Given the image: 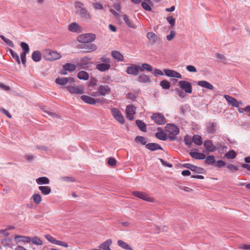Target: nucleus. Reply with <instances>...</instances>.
Here are the masks:
<instances>
[{
  "mask_svg": "<svg viewBox=\"0 0 250 250\" xmlns=\"http://www.w3.org/2000/svg\"><path fill=\"white\" fill-rule=\"evenodd\" d=\"M205 163L207 165H210L214 166L215 163V157L213 155H209L207 157L206 156Z\"/></svg>",
  "mask_w": 250,
  "mask_h": 250,
  "instance_id": "obj_37",
  "label": "nucleus"
},
{
  "mask_svg": "<svg viewBox=\"0 0 250 250\" xmlns=\"http://www.w3.org/2000/svg\"><path fill=\"white\" fill-rule=\"evenodd\" d=\"M146 148L148 150L154 151L157 150H163L161 146L157 143H149L146 145Z\"/></svg>",
  "mask_w": 250,
  "mask_h": 250,
  "instance_id": "obj_18",
  "label": "nucleus"
},
{
  "mask_svg": "<svg viewBox=\"0 0 250 250\" xmlns=\"http://www.w3.org/2000/svg\"><path fill=\"white\" fill-rule=\"evenodd\" d=\"M117 243L119 246H120V247L125 250H133L132 248L130 246H129L128 244L121 240H118Z\"/></svg>",
  "mask_w": 250,
  "mask_h": 250,
  "instance_id": "obj_38",
  "label": "nucleus"
},
{
  "mask_svg": "<svg viewBox=\"0 0 250 250\" xmlns=\"http://www.w3.org/2000/svg\"><path fill=\"white\" fill-rule=\"evenodd\" d=\"M1 243L3 247H9L12 241L11 238H4L0 240Z\"/></svg>",
  "mask_w": 250,
  "mask_h": 250,
  "instance_id": "obj_51",
  "label": "nucleus"
},
{
  "mask_svg": "<svg viewBox=\"0 0 250 250\" xmlns=\"http://www.w3.org/2000/svg\"><path fill=\"white\" fill-rule=\"evenodd\" d=\"M146 37L148 39L154 42L157 40V36L152 32L147 33Z\"/></svg>",
  "mask_w": 250,
  "mask_h": 250,
  "instance_id": "obj_47",
  "label": "nucleus"
},
{
  "mask_svg": "<svg viewBox=\"0 0 250 250\" xmlns=\"http://www.w3.org/2000/svg\"><path fill=\"white\" fill-rule=\"evenodd\" d=\"M117 162L115 158L110 157L108 159V164L109 166H114L116 165Z\"/></svg>",
  "mask_w": 250,
  "mask_h": 250,
  "instance_id": "obj_60",
  "label": "nucleus"
},
{
  "mask_svg": "<svg viewBox=\"0 0 250 250\" xmlns=\"http://www.w3.org/2000/svg\"><path fill=\"white\" fill-rule=\"evenodd\" d=\"M151 118L154 122L159 125H163L166 123V119L162 113L159 112L153 113Z\"/></svg>",
  "mask_w": 250,
  "mask_h": 250,
  "instance_id": "obj_3",
  "label": "nucleus"
},
{
  "mask_svg": "<svg viewBox=\"0 0 250 250\" xmlns=\"http://www.w3.org/2000/svg\"><path fill=\"white\" fill-rule=\"evenodd\" d=\"M111 65L110 63H101L96 65V68L101 72H104L110 69Z\"/></svg>",
  "mask_w": 250,
  "mask_h": 250,
  "instance_id": "obj_20",
  "label": "nucleus"
},
{
  "mask_svg": "<svg viewBox=\"0 0 250 250\" xmlns=\"http://www.w3.org/2000/svg\"><path fill=\"white\" fill-rule=\"evenodd\" d=\"M61 57V55L57 51H50L47 59L50 61H53L59 59Z\"/></svg>",
  "mask_w": 250,
  "mask_h": 250,
  "instance_id": "obj_19",
  "label": "nucleus"
},
{
  "mask_svg": "<svg viewBox=\"0 0 250 250\" xmlns=\"http://www.w3.org/2000/svg\"><path fill=\"white\" fill-rule=\"evenodd\" d=\"M67 90L72 94H82L84 93V87L83 85L68 86Z\"/></svg>",
  "mask_w": 250,
  "mask_h": 250,
  "instance_id": "obj_7",
  "label": "nucleus"
},
{
  "mask_svg": "<svg viewBox=\"0 0 250 250\" xmlns=\"http://www.w3.org/2000/svg\"><path fill=\"white\" fill-rule=\"evenodd\" d=\"M132 194L136 196V197H137L141 199H143L145 201H148V202H152V199L150 197L148 194L144 193V192H140V191H133L132 192Z\"/></svg>",
  "mask_w": 250,
  "mask_h": 250,
  "instance_id": "obj_12",
  "label": "nucleus"
},
{
  "mask_svg": "<svg viewBox=\"0 0 250 250\" xmlns=\"http://www.w3.org/2000/svg\"><path fill=\"white\" fill-rule=\"evenodd\" d=\"M0 111L3 114L5 115L9 118H12V116L10 114V113L9 112V111L5 109V108H2V107L0 108Z\"/></svg>",
  "mask_w": 250,
  "mask_h": 250,
  "instance_id": "obj_63",
  "label": "nucleus"
},
{
  "mask_svg": "<svg viewBox=\"0 0 250 250\" xmlns=\"http://www.w3.org/2000/svg\"><path fill=\"white\" fill-rule=\"evenodd\" d=\"M32 59L35 62H39L42 59V54L40 51L36 50L33 52Z\"/></svg>",
  "mask_w": 250,
  "mask_h": 250,
  "instance_id": "obj_29",
  "label": "nucleus"
},
{
  "mask_svg": "<svg viewBox=\"0 0 250 250\" xmlns=\"http://www.w3.org/2000/svg\"><path fill=\"white\" fill-rule=\"evenodd\" d=\"M80 48L85 49V52H91L95 51L97 47L96 44L94 43H90L89 44H82L80 46Z\"/></svg>",
  "mask_w": 250,
  "mask_h": 250,
  "instance_id": "obj_16",
  "label": "nucleus"
},
{
  "mask_svg": "<svg viewBox=\"0 0 250 250\" xmlns=\"http://www.w3.org/2000/svg\"><path fill=\"white\" fill-rule=\"evenodd\" d=\"M155 137L162 141H166L167 139V136L163 131L157 132L155 133Z\"/></svg>",
  "mask_w": 250,
  "mask_h": 250,
  "instance_id": "obj_41",
  "label": "nucleus"
},
{
  "mask_svg": "<svg viewBox=\"0 0 250 250\" xmlns=\"http://www.w3.org/2000/svg\"><path fill=\"white\" fill-rule=\"evenodd\" d=\"M137 81L140 83H146L150 82L151 79L149 76L142 74L137 78Z\"/></svg>",
  "mask_w": 250,
  "mask_h": 250,
  "instance_id": "obj_25",
  "label": "nucleus"
},
{
  "mask_svg": "<svg viewBox=\"0 0 250 250\" xmlns=\"http://www.w3.org/2000/svg\"><path fill=\"white\" fill-rule=\"evenodd\" d=\"M76 13L79 15L81 17L84 19H90V13L84 7V5L83 3L79 2L77 3L76 5Z\"/></svg>",
  "mask_w": 250,
  "mask_h": 250,
  "instance_id": "obj_1",
  "label": "nucleus"
},
{
  "mask_svg": "<svg viewBox=\"0 0 250 250\" xmlns=\"http://www.w3.org/2000/svg\"><path fill=\"white\" fill-rule=\"evenodd\" d=\"M224 97L228 104L233 106L239 107V105L242 104L241 101H238L235 98L229 95H225Z\"/></svg>",
  "mask_w": 250,
  "mask_h": 250,
  "instance_id": "obj_9",
  "label": "nucleus"
},
{
  "mask_svg": "<svg viewBox=\"0 0 250 250\" xmlns=\"http://www.w3.org/2000/svg\"><path fill=\"white\" fill-rule=\"evenodd\" d=\"M31 199H33L34 203L37 204H39L42 200L41 195L38 193L34 194L31 197Z\"/></svg>",
  "mask_w": 250,
  "mask_h": 250,
  "instance_id": "obj_45",
  "label": "nucleus"
},
{
  "mask_svg": "<svg viewBox=\"0 0 250 250\" xmlns=\"http://www.w3.org/2000/svg\"><path fill=\"white\" fill-rule=\"evenodd\" d=\"M77 77L80 80H87L89 79L88 73L84 71H81L77 74Z\"/></svg>",
  "mask_w": 250,
  "mask_h": 250,
  "instance_id": "obj_32",
  "label": "nucleus"
},
{
  "mask_svg": "<svg viewBox=\"0 0 250 250\" xmlns=\"http://www.w3.org/2000/svg\"><path fill=\"white\" fill-rule=\"evenodd\" d=\"M90 60V59L87 57L82 58L80 62L77 63V65L81 68H84L85 67L84 66L87 64V61H89Z\"/></svg>",
  "mask_w": 250,
  "mask_h": 250,
  "instance_id": "obj_39",
  "label": "nucleus"
},
{
  "mask_svg": "<svg viewBox=\"0 0 250 250\" xmlns=\"http://www.w3.org/2000/svg\"><path fill=\"white\" fill-rule=\"evenodd\" d=\"M135 141L136 142H139L141 143L142 145H145L146 146V145L147 144L146 138L141 136H137L135 138Z\"/></svg>",
  "mask_w": 250,
  "mask_h": 250,
  "instance_id": "obj_50",
  "label": "nucleus"
},
{
  "mask_svg": "<svg viewBox=\"0 0 250 250\" xmlns=\"http://www.w3.org/2000/svg\"><path fill=\"white\" fill-rule=\"evenodd\" d=\"M192 142L197 146H201L203 144L202 137L199 135H194L192 138Z\"/></svg>",
  "mask_w": 250,
  "mask_h": 250,
  "instance_id": "obj_42",
  "label": "nucleus"
},
{
  "mask_svg": "<svg viewBox=\"0 0 250 250\" xmlns=\"http://www.w3.org/2000/svg\"><path fill=\"white\" fill-rule=\"evenodd\" d=\"M135 122L137 126L141 131H146V125L144 122L140 120H137Z\"/></svg>",
  "mask_w": 250,
  "mask_h": 250,
  "instance_id": "obj_35",
  "label": "nucleus"
},
{
  "mask_svg": "<svg viewBox=\"0 0 250 250\" xmlns=\"http://www.w3.org/2000/svg\"><path fill=\"white\" fill-rule=\"evenodd\" d=\"M14 239L17 243L21 242L29 243L31 241V237L29 236H25L19 235H15Z\"/></svg>",
  "mask_w": 250,
  "mask_h": 250,
  "instance_id": "obj_17",
  "label": "nucleus"
},
{
  "mask_svg": "<svg viewBox=\"0 0 250 250\" xmlns=\"http://www.w3.org/2000/svg\"><path fill=\"white\" fill-rule=\"evenodd\" d=\"M217 124L216 123H209L207 125V131L209 134H214L216 131Z\"/></svg>",
  "mask_w": 250,
  "mask_h": 250,
  "instance_id": "obj_22",
  "label": "nucleus"
},
{
  "mask_svg": "<svg viewBox=\"0 0 250 250\" xmlns=\"http://www.w3.org/2000/svg\"><path fill=\"white\" fill-rule=\"evenodd\" d=\"M160 85L164 89H168L170 87V83L167 80H163L160 82Z\"/></svg>",
  "mask_w": 250,
  "mask_h": 250,
  "instance_id": "obj_48",
  "label": "nucleus"
},
{
  "mask_svg": "<svg viewBox=\"0 0 250 250\" xmlns=\"http://www.w3.org/2000/svg\"><path fill=\"white\" fill-rule=\"evenodd\" d=\"M45 238L50 243L53 244H56V242L57 241V240H56L54 237L52 236L50 234H46L45 235Z\"/></svg>",
  "mask_w": 250,
  "mask_h": 250,
  "instance_id": "obj_53",
  "label": "nucleus"
},
{
  "mask_svg": "<svg viewBox=\"0 0 250 250\" xmlns=\"http://www.w3.org/2000/svg\"><path fill=\"white\" fill-rule=\"evenodd\" d=\"M63 68H65L69 72H73L76 69V66L74 64L71 63H66L62 66Z\"/></svg>",
  "mask_w": 250,
  "mask_h": 250,
  "instance_id": "obj_34",
  "label": "nucleus"
},
{
  "mask_svg": "<svg viewBox=\"0 0 250 250\" xmlns=\"http://www.w3.org/2000/svg\"><path fill=\"white\" fill-rule=\"evenodd\" d=\"M112 241L111 239H107L99 246V248L102 250H111L110 248V246L112 244Z\"/></svg>",
  "mask_w": 250,
  "mask_h": 250,
  "instance_id": "obj_23",
  "label": "nucleus"
},
{
  "mask_svg": "<svg viewBox=\"0 0 250 250\" xmlns=\"http://www.w3.org/2000/svg\"><path fill=\"white\" fill-rule=\"evenodd\" d=\"M31 241L34 244L36 245H42L43 244L42 241L37 236L33 237L31 239Z\"/></svg>",
  "mask_w": 250,
  "mask_h": 250,
  "instance_id": "obj_52",
  "label": "nucleus"
},
{
  "mask_svg": "<svg viewBox=\"0 0 250 250\" xmlns=\"http://www.w3.org/2000/svg\"><path fill=\"white\" fill-rule=\"evenodd\" d=\"M199 86L206 88L209 90H212L214 88L213 86L209 82L206 81H200L197 83Z\"/></svg>",
  "mask_w": 250,
  "mask_h": 250,
  "instance_id": "obj_26",
  "label": "nucleus"
},
{
  "mask_svg": "<svg viewBox=\"0 0 250 250\" xmlns=\"http://www.w3.org/2000/svg\"><path fill=\"white\" fill-rule=\"evenodd\" d=\"M68 29L70 31L74 33H80L81 32V27L76 22L71 23L68 26Z\"/></svg>",
  "mask_w": 250,
  "mask_h": 250,
  "instance_id": "obj_21",
  "label": "nucleus"
},
{
  "mask_svg": "<svg viewBox=\"0 0 250 250\" xmlns=\"http://www.w3.org/2000/svg\"><path fill=\"white\" fill-rule=\"evenodd\" d=\"M140 67V71L142 72L144 70H146L149 72H151L153 70V67L149 64L147 63H144Z\"/></svg>",
  "mask_w": 250,
  "mask_h": 250,
  "instance_id": "obj_36",
  "label": "nucleus"
},
{
  "mask_svg": "<svg viewBox=\"0 0 250 250\" xmlns=\"http://www.w3.org/2000/svg\"><path fill=\"white\" fill-rule=\"evenodd\" d=\"M164 72L167 76L169 77H173L179 79H181L182 77L180 73L173 70L165 69L164 70Z\"/></svg>",
  "mask_w": 250,
  "mask_h": 250,
  "instance_id": "obj_13",
  "label": "nucleus"
},
{
  "mask_svg": "<svg viewBox=\"0 0 250 250\" xmlns=\"http://www.w3.org/2000/svg\"><path fill=\"white\" fill-rule=\"evenodd\" d=\"M111 111L113 117L116 120H117L121 124H124V117L121 111L115 107L112 108L111 109Z\"/></svg>",
  "mask_w": 250,
  "mask_h": 250,
  "instance_id": "obj_5",
  "label": "nucleus"
},
{
  "mask_svg": "<svg viewBox=\"0 0 250 250\" xmlns=\"http://www.w3.org/2000/svg\"><path fill=\"white\" fill-rule=\"evenodd\" d=\"M178 85L186 93L189 94L192 93V85L189 82L186 81H180L178 82Z\"/></svg>",
  "mask_w": 250,
  "mask_h": 250,
  "instance_id": "obj_6",
  "label": "nucleus"
},
{
  "mask_svg": "<svg viewBox=\"0 0 250 250\" xmlns=\"http://www.w3.org/2000/svg\"><path fill=\"white\" fill-rule=\"evenodd\" d=\"M61 179L63 181L73 182L75 181L74 178L69 176H64L61 177Z\"/></svg>",
  "mask_w": 250,
  "mask_h": 250,
  "instance_id": "obj_59",
  "label": "nucleus"
},
{
  "mask_svg": "<svg viewBox=\"0 0 250 250\" xmlns=\"http://www.w3.org/2000/svg\"><path fill=\"white\" fill-rule=\"evenodd\" d=\"M97 90H99V92L101 96H105L106 94H108L110 93L111 91V88L108 85H100L97 88Z\"/></svg>",
  "mask_w": 250,
  "mask_h": 250,
  "instance_id": "obj_14",
  "label": "nucleus"
},
{
  "mask_svg": "<svg viewBox=\"0 0 250 250\" xmlns=\"http://www.w3.org/2000/svg\"><path fill=\"white\" fill-rule=\"evenodd\" d=\"M20 46L21 49L23 50L22 53H29L30 51V48L28 44L25 42H21L20 44Z\"/></svg>",
  "mask_w": 250,
  "mask_h": 250,
  "instance_id": "obj_46",
  "label": "nucleus"
},
{
  "mask_svg": "<svg viewBox=\"0 0 250 250\" xmlns=\"http://www.w3.org/2000/svg\"><path fill=\"white\" fill-rule=\"evenodd\" d=\"M187 70L190 72H196L197 71L196 67L191 65H188L186 67Z\"/></svg>",
  "mask_w": 250,
  "mask_h": 250,
  "instance_id": "obj_62",
  "label": "nucleus"
},
{
  "mask_svg": "<svg viewBox=\"0 0 250 250\" xmlns=\"http://www.w3.org/2000/svg\"><path fill=\"white\" fill-rule=\"evenodd\" d=\"M167 22L170 24L171 27H173L175 25V19L172 16H168L167 18Z\"/></svg>",
  "mask_w": 250,
  "mask_h": 250,
  "instance_id": "obj_56",
  "label": "nucleus"
},
{
  "mask_svg": "<svg viewBox=\"0 0 250 250\" xmlns=\"http://www.w3.org/2000/svg\"><path fill=\"white\" fill-rule=\"evenodd\" d=\"M55 82L59 85H63L68 83V80L67 78L58 77L56 79Z\"/></svg>",
  "mask_w": 250,
  "mask_h": 250,
  "instance_id": "obj_44",
  "label": "nucleus"
},
{
  "mask_svg": "<svg viewBox=\"0 0 250 250\" xmlns=\"http://www.w3.org/2000/svg\"><path fill=\"white\" fill-rule=\"evenodd\" d=\"M141 5L143 9L146 11H151L152 10L151 7L147 2H142L141 3Z\"/></svg>",
  "mask_w": 250,
  "mask_h": 250,
  "instance_id": "obj_58",
  "label": "nucleus"
},
{
  "mask_svg": "<svg viewBox=\"0 0 250 250\" xmlns=\"http://www.w3.org/2000/svg\"><path fill=\"white\" fill-rule=\"evenodd\" d=\"M81 99L85 103L91 105H94L98 103H103L104 101V98L102 99L100 98L94 99L91 97L85 95H82L81 96Z\"/></svg>",
  "mask_w": 250,
  "mask_h": 250,
  "instance_id": "obj_4",
  "label": "nucleus"
},
{
  "mask_svg": "<svg viewBox=\"0 0 250 250\" xmlns=\"http://www.w3.org/2000/svg\"><path fill=\"white\" fill-rule=\"evenodd\" d=\"M191 170L198 174H205L206 173V171L204 168L193 165L192 166Z\"/></svg>",
  "mask_w": 250,
  "mask_h": 250,
  "instance_id": "obj_33",
  "label": "nucleus"
},
{
  "mask_svg": "<svg viewBox=\"0 0 250 250\" xmlns=\"http://www.w3.org/2000/svg\"><path fill=\"white\" fill-rule=\"evenodd\" d=\"M0 39L7 45L11 47H14V44L13 42L9 39L6 38L3 35H0Z\"/></svg>",
  "mask_w": 250,
  "mask_h": 250,
  "instance_id": "obj_49",
  "label": "nucleus"
},
{
  "mask_svg": "<svg viewBox=\"0 0 250 250\" xmlns=\"http://www.w3.org/2000/svg\"><path fill=\"white\" fill-rule=\"evenodd\" d=\"M9 235V233L7 231V229L0 230V236L1 235L3 237H6Z\"/></svg>",
  "mask_w": 250,
  "mask_h": 250,
  "instance_id": "obj_64",
  "label": "nucleus"
},
{
  "mask_svg": "<svg viewBox=\"0 0 250 250\" xmlns=\"http://www.w3.org/2000/svg\"><path fill=\"white\" fill-rule=\"evenodd\" d=\"M166 130L171 135H177L179 132V128L172 124H167L166 126Z\"/></svg>",
  "mask_w": 250,
  "mask_h": 250,
  "instance_id": "obj_10",
  "label": "nucleus"
},
{
  "mask_svg": "<svg viewBox=\"0 0 250 250\" xmlns=\"http://www.w3.org/2000/svg\"><path fill=\"white\" fill-rule=\"evenodd\" d=\"M135 107L133 105H128L126 107V118L130 121L134 120L133 115L135 113Z\"/></svg>",
  "mask_w": 250,
  "mask_h": 250,
  "instance_id": "obj_11",
  "label": "nucleus"
},
{
  "mask_svg": "<svg viewBox=\"0 0 250 250\" xmlns=\"http://www.w3.org/2000/svg\"><path fill=\"white\" fill-rule=\"evenodd\" d=\"M36 182L38 185H48L50 180L46 177H40L36 179Z\"/></svg>",
  "mask_w": 250,
  "mask_h": 250,
  "instance_id": "obj_28",
  "label": "nucleus"
},
{
  "mask_svg": "<svg viewBox=\"0 0 250 250\" xmlns=\"http://www.w3.org/2000/svg\"><path fill=\"white\" fill-rule=\"evenodd\" d=\"M123 20L128 27L132 28H136V26L133 24V21L129 19L128 15L126 14L124 15Z\"/></svg>",
  "mask_w": 250,
  "mask_h": 250,
  "instance_id": "obj_27",
  "label": "nucleus"
},
{
  "mask_svg": "<svg viewBox=\"0 0 250 250\" xmlns=\"http://www.w3.org/2000/svg\"><path fill=\"white\" fill-rule=\"evenodd\" d=\"M226 165V163L223 160H218L215 161L214 167L221 168L223 167H225Z\"/></svg>",
  "mask_w": 250,
  "mask_h": 250,
  "instance_id": "obj_54",
  "label": "nucleus"
},
{
  "mask_svg": "<svg viewBox=\"0 0 250 250\" xmlns=\"http://www.w3.org/2000/svg\"><path fill=\"white\" fill-rule=\"evenodd\" d=\"M9 52L13 59H14L18 64H21V60L18 54L13 50L9 49Z\"/></svg>",
  "mask_w": 250,
  "mask_h": 250,
  "instance_id": "obj_40",
  "label": "nucleus"
},
{
  "mask_svg": "<svg viewBox=\"0 0 250 250\" xmlns=\"http://www.w3.org/2000/svg\"><path fill=\"white\" fill-rule=\"evenodd\" d=\"M236 152L233 150H230L225 154V156L228 159H233L236 157Z\"/></svg>",
  "mask_w": 250,
  "mask_h": 250,
  "instance_id": "obj_43",
  "label": "nucleus"
},
{
  "mask_svg": "<svg viewBox=\"0 0 250 250\" xmlns=\"http://www.w3.org/2000/svg\"><path fill=\"white\" fill-rule=\"evenodd\" d=\"M139 71H140V65L136 64H131L127 67L126 70L127 74L133 76H137Z\"/></svg>",
  "mask_w": 250,
  "mask_h": 250,
  "instance_id": "obj_8",
  "label": "nucleus"
},
{
  "mask_svg": "<svg viewBox=\"0 0 250 250\" xmlns=\"http://www.w3.org/2000/svg\"><path fill=\"white\" fill-rule=\"evenodd\" d=\"M174 92L177 95H178L181 98H184L186 95V93L184 91H183L178 88H176L174 89Z\"/></svg>",
  "mask_w": 250,
  "mask_h": 250,
  "instance_id": "obj_55",
  "label": "nucleus"
},
{
  "mask_svg": "<svg viewBox=\"0 0 250 250\" xmlns=\"http://www.w3.org/2000/svg\"><path fill=\"white\" fill-rule=\"evenodd\" d=\"M39 189L44 195H47L49 194L51 191V188L48 186H41L39 187Z\"/></svg>",
  "mask_w": 250,
  "mask_h": 250,
  "instance_id": "obj_30",
  "label": "nucleus"
},
{
  "mask_svg": "<svg viewBox=\"0 0 250 250\" xmlns=\"http://www.w3.org/2000/svg\"><path fill=\"white\" fill-rule=\"evenodd\" d=\"M184 141L186 145L189 146L192 143V139H191L188 135H186L184 138Z\"/></svg>",
  "mask_w": 250,
  "mask_h": 250,
  "instance_id": "obj_57",
  "label": "nucleus"
},
{
  "mask_svg": "<svg viewBox=\"0 0 250 250\" xmlns=\"http://www.w3.org/2000/svg\"><path fill=\"white\" fill-rule=\"evenodd\" d=\"M28 53H21V58L22 63L25 66L26 62V56Z\"/></svg>",
  "mask_w": 250,
  "mask_h": 250,
  "instance_id": "obj_61",
  "label": "nucleus"
},
{
  "mask_svg": "<svg viewBox=\"0 0 250 250\" xmlns=\"http://www.w3.org/2000/svg\"><path fill=\"white\" fill-rule=\"evenodd\" d=\"M96 39V35L93 33H86L81 35L77 37L79 42L86 43L93 42Z\"/></svg>",
  "mask_w": 250,
  "mask_h": 250,
  "instance_id": "obj_2",
  "label": "nucleus"
},
{
  "mask_svg": "<svg viewBox=\"0 0 250 250\" xmlns=\"http://www.w3.org/2000/svg\"><path fill=\"white\" fill-rule=\"evenodd\" d=\"M112 56L113 58L117 60L118 61H123L124 56L118 51H112L111 52Z\"/></svg>",
  "mask_w": 250,
  "mask_h": 250,
  "instance_id": "obj_31",
  "label": "nucleus"
},
{
  "mask_svg": "<svg viewBox=\"0 0 250 250\" xmlns=\"http://www.w3.org/2000/svg\"><path fill=\"white\" fill-rule=\"evenodd\" d=\"M189 155L196 160H204L206 158V155L200 152L191 151Z\"/></svg>",
  "mask_w": 250,
  "mask_h": 250,
  "instance_id": "obj_24",
  "label": "nucleus"
},
{
  "mask_svg": "<svg viewBox=\"0 0 250 250\" xmlns=\"http://www.w3.org/2000/svg\"><path fill=\"white\" fill-rule=\"evenodd\" d=\"M204 146L206 149L209 152H214L217 149L211 140H206L204 142Z\"/></svg>",
  "mask_w": 250,
  "mask_h": 250,
  "instance_id": "obj_15",
  "label": "nucleus"
}]
</instances>
